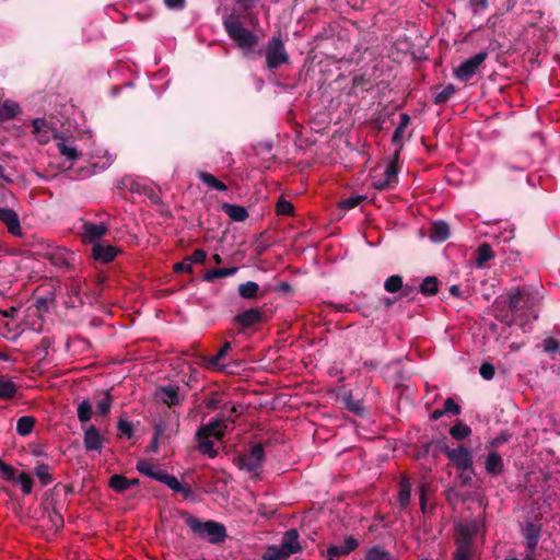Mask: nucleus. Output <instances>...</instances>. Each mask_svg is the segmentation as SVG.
Here are the masks:
<instances>
[{
  "mask_svg": "<svg viewBox=\"0 0 560 560\" xmlns=\"http://www.w3.org/2000/svg\"><path fill=\"white\" fill-rule=\"evenodd\" d=\"M420 292L433 295L438 292V280L434 277H427L420 284Z\"/></svg>",
  "mask_w": 560,
  "mask_h": 560,
  "instance_id": "49530a36",
  "label": "nucleus"
},
{
  "mask_svg": "<svg viewBox=\"0 0 560 560\" xmlns=\"http://www.w3.org/2000/svg\"><path fill=\"white\" fill-rule=\"evenodd\" d=\"M108 485L115 492L121 493L130 487V481L122 475H114L110 477Z\"/></svg>",
  "mask_w": 560,
  "mask_h": 560,
  "instance_id": "4c0bfd02",
  "label": "nucleus"
},
{
  "mask_svg": "<svg viewBox=\"0 0 560 560\" xmlns=\"http://www.w3.org/2000/svg\"><path fill=\"white\" fill-rule=\"evenodd\" d=\"M487 57L488 51L483 50L468 58L454 69V77L460 82L469 81L477 73Z\"/></svg>",
  "mask_w": 560,
  "mask_h": 560,
  "instance_id": "39448f33",
  "label": "nucleus"
},
{
  "mask_svg": "<svg viewBox=\"0 0 560 560\" xmlns=\"http://www.w3.org/2000/svg\"><path fill=\"white\" fill-rule=\"evenodd\" d=\"M200 442L198 448L200 453L209 455L211 458H214L218 455V452L213 447V441L207 436H198Z\"/></svg>",
  "mask_w": 560,
  "mask_h": 560,
  "instance_id": "37998d69",
  "label": "nucleus"
},
{
  "mask_svg": "<svg viewBox=\"0 0 560 560\" xmlns=\"http://www.w3.org/2000/svg\"><path fill=\"white\" fill-rule=\"evenodd\" d=\"M524 538L525 548L527 549L528 552L534 553L540 539L539 528L532 523L527 524L524 528Z\"/></svg>",
  "mask_w": 560,
  "mask_h": 560,
  "instance_id": "412c9836",
  "label": "nucleus"
},
{
  "mask_svg": "<svg viewBox=\"0 0 560 560\" xmlns=\"http://www.w3.org/2000/svg\"><path fill=\"white\" fill-rule=\"evenodd\" d=\"M230 349L231 342H224L221 349L218 351V353L213 357H210L207 360V366L212 370H223V366L220 364V361L226 355Z\"/></svg>",
  "mask_w": 560,
  "mask_h": 560,
  "instance_id": "72a5a7b5",
  "label": "nucleus"
},
{
  "mask_svg": "<svg viewBox=\"0 0 560 560\" xmlns=\"http://www.w3.org/2000/svg\"><path fill=\"white\" fill-rule=\"evenodd\" d=\"M279 548L288 558L294 553L300 552L302 550V547L299 541L298 530L290 529L285 532Z\"/></svg>",
  "mask_w": 560,
  "mask_h": 560,
  "instance_id": "2eb2a0df",
  "label": "nucleus"
},
{
  "mask_svg": "<svg viewBox=\"0 0 560 560\" xmlns=\"http://www.w3.org/2000/svg\"><path fill=\"white\" fill-rule=\"evenodd\" d=\"M107 231V228L100 223H84L82 229V237L85 242H93L101 238Z\"/></svg>",
  "mask_w": 560,
  "mask_h": 560,
  "instance_id": "4be33fe9",
  "label": "nucleus"
},
{
  "mask_svg": "<svg viewBox=\"0 0 560 560\" xmlns=\"http://www.w3.org/2000/svg\"><path fill=\"white\" fill-rule=\"evenodd\" d=\"M185 523L195 535L202 539H207L210 544L222 542L226 537V529L224 525L218 522H202L196 516L186 515Z\"/></svg>",
  "mask_w": 560,
  "mask_h": 560,
  "instance_id": "7ed1b4c3",
  "label": "nucleus"
},
{
  "mask_svg": "<svg viewBox=\"0 0 560 560\" xmlns=\"http://www.w3.org/2000/svg\"><path fill=\"white\" fill-rule=\"evenodd\" d=\"M365 560H392V555L380 546H373L366 550Z\"/></svg>",
  "mask_w": 560,
  "mask_h": 560,
  "instance_id": "e433bc0d",
  "label": "nucleus"
},
{
  "mask_svg": "<svg viewBox=\"0 0 560 560\" xmlns=\"http://www.w3.org/2000/svg\"><path fill=\"white\" fill-rule=\"evenodd\" d=\"M235 323L242 328L252 327L262 320V311L260 308H250L238 314L234 318Z\"/></svg>",
  "mask_w": 560,
  "mask_h": 560,
  "instance_id": "dca6fc26",
  "label": "nucleus"
},
{
  "mask_svg": "<svg viewBox=\"0 0 560 560\" xmlns=\"http://www.w3.org/2000/svg\"><path fill=\"white\" fill-rule=\"evenodd\" d=\"M228 429V423L224 420H213L199 428L197 435L207 436L213 440H221Z\"/></svg>",
  "mask_w": 560,
  "mask_h": 560,
  "instance_id": "4468645a",
  "label": "nucleus"
},
{
  "mask_svg": "<svg viewBox=\"0 0 560 560\" xmlns=\"http://www.w3.org/2000/svg\"><path fill=\"white\" fill-rule=\"evenodd\" d=\"M187 261L192 264H203L207 258V253L202 248H197L192 252L191 255L186 256Z\"/></svg>",
  "mask_w": 560,
  "mask_h": 560,
  "instance_id": "864d4df0",
  "label": "nucleus"
},
{
  "mask_svg": "<svg viewBox=\"0 0 560 560\" xmlns=\"http://www.w3.org/2000/svg\"><path fill=\"white\" fill-rule=\"evenodd\" d=\"M445 455L462 474L472 469L471 453L464 446L457 448L447 447L445 448Z\"/></svg>",
  "mask_w": 560,
  "mask_h": 560,
  "instance_id": "6e6552de",
  "label": "nucleus"
},
{
  "mask_svg": "<svg viewBox=\"0 0 560 560\" xmlns=\"http://www.w3.org/2000/svg\"><path fill=\"white\" fill-rule=\"evenodd\" d=\"M420 504H421L422 511H424V509H425V489H424V486H422L421 489H420Z\"/></svg>",
  "mask_w": 560,
  "mask_h": 560,
  "instance_id": "69168bd1",
  "label": "nucleus"
},
{
  "mask_svg": "<svg viewBox=\"0 0 560 560\" xmlns=\"http://www.w3.org/2000/svg\"><path fill=\"white\" fill-rule=\"evenodd\" d=\"M14 481L20 486L24 494H30L32 492L34 481L27 472H19Z\"/></svg>",
  "mask_w": 560,
  "mask_h": 560,
  "instance_id": "58836bf2",
  "label": "nucleus"
},
{
  "mask_svg": "<svg viewBox=\"0 0 560 560\" xmlns=\"http://www.w3.org/2000/svg\"><path fill=\"white\" fill-rule=\"evenodd\" d=\"M411 498V483L407 477H401L399 482V504L401 508H406L410 503Z\"/></svg>",
  "mask_w": 560,
  "mask_h": 560,
  "instance_id": "7c9ffc66",
  "label": "nucleus"
},
{
  "mask_svg": "<svg viewBox=\"0 0 560 560\" xmlns=\"http://www.w3.org/2000/svg\"><path fill=\"white\" fill-rule=\"evenodd\" d=\"M349 409L351 411H353L354 413L357 415H360L362 411H363V408L362 406L360 405V402H357L354 405H349Z\"/></svg>",
  "mask_w": 560,
  "mask_h": 560,
  "instance_id": "338daca9",
  "label": "nucleus"
},
{
  "mask_svg": "<svg viewBox=\"0 0 560 560\" xmlns=\"http://www.w3.org/2000/svg\"><path fill=\"white\" fill-rule=\"evenodd\" d=\"M479 373L482 376V378L490 381L493 378L495 370L491 363L483 362L479 368Z\"/></svg>",
  "mask_w": 560,
  "mask_h": 560,
  "instance_id": "6e6d98bb",
  "label": "nucleus"
},
{
  "mask_svg": "<svg viewBox=\"0 0 560 560\" xmlns=\"http://www.w3.org/2000/svg\"><path fill=\"white\" fill-rule=\"evenodd\" d=\"M115 156L107 150L97 149L95 150L88 160V165L79 170L78 175L82 178H86L96 175L106 168H108Z\"/></svg>",
  "mask_w": 560,
  "mask_h": 560,
  "instance_id": "20e7f679",
  "label": "nucleus"
},
{
  "mask_svg": "<svg viewBox=\"0 0 560 560\" xmlns=\"http://www.w3.org/2000/svg\"><path fill=\"white\" fill-rule=\"evenodd\" d=\"M33 132L36 135L37 140L42 144H46L50 141L51 137L56 135L49 127L48 122L44 118H36L33 121Z\"/></svg>",
  "mask_w": 560,
  "mask_h": 560,
  "instance_id": "f3484780",
  "label": "nucleus"
},
{
  "mask_svg": "<svg viewBox=\"0 0 560 560\" xmlns=\"http://www.w3.org/2000/svg\"><path fill=\"white\" fill-rule=\"evenodd\" d=\"M409 122H410V117L408 114L402 113L399 115V124L396 127L394 135H393L394 142H398L402 138L405 130L408 127Z\"/></svg>",
  "mask_w": 560,
  "mask_h": 560,
  "instance_id": "79ce46f5",
  "label": "nucleus"
},
{
  "mask_svg": "<svg viewBox=\"0 0 560 560\" xmlns=\"http://www.w3.org/2000/svg\"><path fill=\"white\" fill-rule=\"evenodd\" d=\"M158 398L167 406H176L180 402L178 387L166 386L158 389Z\"/></svg>",
  "mask_w": 560,
  "mask_h": 560,
  "instance_id": "b1692460",
  "label": "nucleus"
},
{
  "mask_svg": "<svg viewBox=\"0 0 560 560\" xmlns=\"http://www.w3.org/2000/svg\"><path fill=\"white\" fill-rule=\"evenodd\" d=\"M398 153L389 161L386 165L384 173L382 176L374 174L372 176V186L375 189L384 190L389 188L396 180L398 176Z\"/></svg>",
  "mask_w": 560,
  "mask_h": 560,
  "instance_id": "0eeeda50",
  "label": "nucleus"
},
{
  "mask_svg": "<svg viewBox=\"0 0 560 560\" xmlns=\"http://www.w3.org/2000/svg\"><path fill=\"white\" fill-rule=\"evenodd\" d=\"M223 210L233 221L242 222L248 217L247 210L242 206L225 203Z\"/></svg>",
  "mask_w": 560,
  "mask_h": 560,
  "instance_id": "c756f323",
  "label": "nucleus"
},
{
  "mask_svg": "<svg viewBox=\"0 0 560 560\" xmlns=\"http://www.w3.org/2000/svg\"><path fill=\"white\" fill-rule=\"evenodd\" d=\"M443 411L444 413L450 412L453 415H458L460 412V407L452 398H447L444 401Z\"/></svg>",
  "mask_w": 560,
  "mask_h": 560,
  "instance_id": "13d9d810",
  "label": "nucleus"
},
{
  "mask_svg": "<svg viewBox=\"0 0 560 560\" xmlns=\"http://www.w3.org/2000/svg\"><path fill=\"white\" fill-rule=\"evenodd\" d=\"M223 26L232 39L245 56L252 54L259 40L256 33L244 26L241 15L231 13L223 20Z\"/></svg>",
  "mask_w": 560,
  "mask_h": 560,
  "instance_id": "f257e3e1",
  "label": "nucleus"
},
{
  "mask_svg": "<svg viewBox=\"0 0 560 560\" xmlns=\"http://www.w3.org/2000/svg\"><path fill=\"white\" fill-rule=\"evenodd\" d=\"M493 258L494 254L489 244L482 243L478 246L476 250V266L478 268H483L486 264Z\"/></svg>",
  "mask_w": 560,
  "mask_h": 560,
  "instance_id": "a878e982",
  "label": "nucleus"
},
{
  "mask_svg": "<svg viewBox=\"0 0 560 560\" xmlns=\"http://www.w3.org/2000/svg\"><path fill=\"white\" fill-rule=\"evenodd\" d=\"M444 415L445 413H444L443 409H435L431 413L430 418H431V420L436 421V420L441 419Z\"/></svg>",
  "mask_w": 560,
  "mask_h": 560,
  "instance_id": "0e129e2a",
  "label": "nucleus"
},
{
  "mask_svg": "<svg viewBox=\"0 0 560 560\" xmlns=\"http://www.w3.org/2000/svg\"><path fill=\"white\" fill-rule=\"evenodd\" d=\"M450 236L448 224L444 221H436L432 223L430 229V240L434 243H442Z\"/></svg>",
  "mask_w": 560,
  "mask_h": 560,
  "instance_id": "5701e85b",
  "label": "nucleus"
},
{
  "mask_svg": "<svg viewBox=\"0 0 560 560\" xmlns=\"http://www.w3.org/2000/svg\"><path fill=\"white\" fill-rule=\"evenodd\" d=\"M126 180L129 182V189L131 191H136V192H140V185L138 182L131 179V178H127Z\"/></svg>",
  "mask_w": 560,
  "mask_h": 560,
  "instance_id": "e2e57ef3",
  "label": "nucleus"
},
{
  "mask_svg": "<svg viewBox=\"0 0 560 560\" xmlns=\"http://www.w3.org/2000/svg\"><path fill=\"white\" fill-rule=\"evenodd\" d=\"M478 526L476 523L467 522L459 524L455 537V551L453 560H472L475 553L474 539L477 535Z\"/></svg>",
  "mask_w": 560,
  "mask_h": 560,
  "instance_id": "f03ea898",
  "label": "nucleus"
},
{
  "mask_svg": "<svg viewBox=\"0 0 560 560\" xmlns=\"http://www.w3.org/2000/svg\"><path fill=\"white\" fill-rule=\"evenodd\" d=\"M360 546V541L348 536L343 539L340 545H329L326 549L325 557L327 560H337L340 557H345L357 550Z\"/></svg>",
  "mask_w": 560,
  "mask_h": 560,
  "instance_id": "9b49d317",
  "label": "nucleus"
},
{
  "mask_svg": "<svg viewBox=\"0 0 560 560\" xmlns=\"http://www.w3.org/2000/svg\"><path fill=\"white\" fill-rule=\"evenodd\" d=\"M20 112L18 104L13 102H4L0 107V118L10 119L15 117Z\"/></svg>",
  "mask_w": 560,
  "mask_h": 560,
  "instance_id": "c03bdc74",
  "label": "nucleus"
},
{
  "mask_svg": "<svg viewBox=\"0 0 560 560\" xmlns=\"http://www.w3.org/2000/svg\"><path fill=\"white\" fill-rule=\"evenodd\" d=\"M450 433L455 440L462 441L471 434V429L467 424L459 422L451 428Z\"/></svg>",
  "mask_w": 560,
  "mask_h": 560,
  "instance_id": "ea45409f",
  "label": "nucleus"
},
{
  "mask_svg": "<svg viewBox=\"0 0 560 560\" xmlns=\"http://www.w3.org/2000/svg\"><path fill=\"white\" fill-rule=\"evenodd\" d=\"M113 396L109 390H105L103 397L96 404V415L101 417H106L109 415L112 406H113Z\"/></svg>",
  "mask_w": 560,
  "mask_h": 560,
  "instance_id": "c9c22d12",
  "label": "nucleus"
},
{
  "mask_svg": "<svg viewBox=\"0 0 560 560\" xmlns=\"http://www.w3.org/2000/svg\"><path fill=\"white\" fill-rule=\"evenodd\" d=\"M513 236H514V230L513 229H508V230L504 231L503 241L508 242L511 238H513Z\"/></svg>",
  "mask_w": 560,
  "mask_h": 560,
  "instance_id": "774afa93",
  "label": "nucleus"
},
{
  "mask_svg": "<svg viewBox=\"0 0 560 560\" xmlns=\"http://www.w3.org/2000/svg\"><path fill=\"white\" fill-rule=\"evenodd\" d=\"M18 392L16 384L11 380L4 376H0V398L1 399H12Z\"/></svg>",
  "mask_w": 560,
  "mask_h": 560,
  "instance_id": "c85d7f7f",
  "label": "nucleus"
},
{
  "mask_svg": "<svg viewBox=\"0 0 560 560\" xmlns=\"http://www.w3.org/2000/svg\"><path fill=\"white\" fill-rule=\"evenodd\" d=\"M288 557L277 546H269L262 555V560H287Z\"/></svg>",
  "mask_w": 560,
  "mask_h": 560,
  "instance_id": "09e8293b",
  "label": "nucleus"
},
{
  "mask_svg": "<svg viewBox=\"0 0 560 560\" xmlns=\"http://www.w3.org/2000/svg\"><path fill=\"white\" fill-rule=\"evenodd\" d=\"M198 178L210 189L218 191L228 190V186L208 172H198Z\"/></svg>",
  "mask_w": 560,
  "mask_h": 560,
  "instance_id": "bb28decb",
  "label": "nucleus"
},
{
  "mask_svg": "<svg viewBox=\"0 0 560 560\" xmlns=\"http://www.w3.org/2000/svg\"><path fill=\"white\" fill-rule=\"evenodd\" d=\"M83 430V444L88 452L101 453L103 450L105 438L101 430L94 424L82 425Z\"/></svg>",
  "mask_w": 560,
  "mask_h": 560,
  "instance_id": "1a4fd4ad",
  "label": "nucleus"
},
{
  "mask_svg": "<svg viewBox=\"0 0 560 560\" xmlns=\"http://www.w3.org/2000/svg\"><path fill=\"white\" fill-rule=\"evenodd\" d=\"M238 294L243 299L252 300L258 296L259 285L255 281H247L238 285Z\"/></svg>",
  "mask_w": 560,
  "mask_h": 560,
  "instance_id": "f704fd0d",
  "label": "nucleus"
},
{
  "mask_svg": "<svg viewBox=\"0 0 560 560\" xmlns=\"http://www.w3.org/2000/svg\"><path fill=\"white\" fill-rule=\"evenodd\" d=\"M52 467L45 463H37L34 468V474L39 480L42 487H47L54 481V477L51 475Z\"/></svg>",
  "mask_w": 560,
  "mask_h": 560,
  "instance_id": "393cba45",
  "label": "nucleus"
},
{
  "mask_svg": "<svg viewBox=\"0 0 560 560\" xmlns=\"http://www.w3.org/2000/svg\"><path fill=\"white\" fill-rule=\"evenodd\" d=\"M237 270H238L237 267L214 268V269L208 270L202 276V279L206 282H212V281H214L215 279H219V278H224V277L233 276V275H235L237 272Z\"/></svg>",
  "mask_w": 560,
  "mask_h": 560,
  "instance_id": "cd10ccee",
  "label": "nucleus"
},
{
  "mask_svg": "<svg viewBox=\"0 0 560 560\" xmlns=\"http://www.w3.org/2000/svg\"><path fill=\"white\" fill-rule=\"evenodd\" d=\"M77 416L79 421L83 423H88L93 416V406L90 399H83L77 407Z\"/></svg>",
  "mask_w": 560,
  "mask_h": 560,
  "instance_id": "2f4dec72",
  "label": "nucleus"
},
{
  "mask_svg": "<svg viewBox=\"0 0 560 560\" xmlns=\"http://www.w3.org/2000/svg\"><path fill=\"white\" fill-rule=\"evenodd\" d=\"M265 458V451L261 444L254 445L248 453L238 458V466L241 469L247 471L257 470Z\"/></svg>",
  "mask_w": 560,
  "mask_h": 560,
  "instance_id": "9d476101",
  "label": "nucleus"
},
{
  "mask_svg": "<svg viewBox=\"0 0 560 560\" xmlns=\"http://www.w3.org/2000/svg\"><path fill=\"white\" fill-rule=\"evenodd\" d=\"M457 92V89L453 84H448L444 86L439 93L434 96V103L435 104H444L448 100H451L454 94Z\"/></svg>",
  "mask_w": 560,
  "mask_h": 560,
  "instance_id": "a19ab883",
  "label": "nucleus"
},
{
  "mask_svg": "<svg viewBox=\"0 0 560 560\" xmlns=\"http://www.w3.org/2000/svg\"><path fill=\"white\" fill-rule=\"evenodd\" d=\"M59 153L70 162H75L80 156L81 152L77 149L73 141L67 139L62 133H56L54 136Z\"/></svg>",
  "mask_w": 560,
  "mask_h": 560,
  "instance_id": "f8f14e48",
  "label": "nucleus"
},
{
  "mask_svg": "<svg viewBox=\"0 0 560 560\" xmlns=\"http://www.w3.org/2000/svg\"><path fill=\"white\" fill-rule=\"evenodd\" d=\"M35 425V418L31 416H23L16 421V433L21 436H27L32 433Z\"/></svg>",
  "mask_w": 560,
  "mask_h": 560,
  "instance_id": "473e14b6",
  "label": "nucleus"
},
{
  "mask_svg": "<svg viewBox=\"0 0 560 560\" xmlns=\"http://www.w3.org/2000/svg\"><path fill=\"white\" fill-rule=\"evenodd\" d=\"M0 221L13 236H22V226L18 213L10 208H0Z\"/></svg>",
  "mask_w": 560,
  "mask_h": 560,
  "instance_id": "ddd939ff",
  "label": "nucleus"
},
{
  "mask_svg": "<svg viewBox=\"0 0 560 560\" xmlns=\"http://www.w3.org/2000/svg\"><path fill=\"white\" fill-rule=\"evenodd\" d=\"M174 270L176 272L190 273V272H192V266L189 261H187V258L185 257L182 261L175 264Z\"/></svg>",
  "mask_w": 560,
  "mask_h": 560,
  "instance_id": "bf43d9fd",
  "label": "nucleus"
},
{
  "mask_svg": "<svg viewBox=\"0 0 560 560\" xmlns=\"http://www.w3.org/2000/svg\"><path fill=\"white\" fill-rule=\"evenodd\" d=\"M559 341L555 338H547L544 341V349L547 352H556L559 349Z\"/></svg>",
  "mask_w": 560,
  "mask_h": 560,
  "instance_id": "052dcab7",
  "label": "nucleus"
},
{
  "mask_svg": "<svg viewBox=\"0 0 560 560\" xmlns=\"http://www.w3.org/2000/svg\"><path fill=\"white\" fill-rule=\"evenodd\" d=\"M469 4L474 14H480L488 8V0H470Z\"/></svg>",
  "mask_w": 560,
  "mask_h": 560,
  "instance_id": "4d7b16f0",
  "label": "nucleus"
},
{
  "mask_svg": "<svg viewBox=\"0 0 560 560\" xmlns=\"http://www.w3.org/2000/svg\"><path fill=\"white\" fill-rule=\"evenodd\" d=\"M363 199V196H351L347 199H343L339 206L342 210H350L359 206Z\"/></svg>",
  "mask_w": 560,
  "mask_h": 560,
  "instance_id": "3c124183",
  "label": "nucleus"
},
{
  "mask_svg": "<svg viewBox=\"0 0 560 560\" xmlns=\"http://www.w3.org/2000/svg\"><path fill=\"white\" fill-rule=\"evenodd\" d=\"M164 4L170 10H183L186 5V0H164Z\"/></svg>",
  "mask_w": 560,
  "mask_h": 560,
  "instance_id": "680f3d73",
  "label": "nucleus"
},
{
  "mask_svg": "<svg viewBox=\"0 0 560 560\" xmlns=\"http://www.w3.org/2000/svg\"><path fill=\"white\" fill-rule=\"evenodd\" d=\"M0 476L5 481H14L18 476V471L0 458Z\"/></svg>",
  "mask_w": 560,
  "mask_h": 560,
  "instance_id": "de8ad7c7",
  "label": "nucleus"
},
{
  "mask_svg": "<svg viewBox=\"0 0 560 560\" xmlns=\"http://www.w3.org/2000/svg\"><path fill=\"white\" fill-rule=\"evenodd\" d=\"M266 62L269 69H277L289 62V56L280 37H272L267 43Z\"/></svg>",
  "mask_w": 560,
  "mask_h": 560,
  "instance_id": "423d86ee",
  "label": "nucleus"
},
{
  "mask_svg": "<svg viewBox=\"0 0 560 560\" xmlns=\"http://www.w3.org/2000/svg\"><path fill=\"white\" fill-rule=\"evenodd\" d=\"M402 288V278L394 275L385 280L384 289L389 293H396Z\"/></svg>",
  "mask_w": 560,
  "mask_h": 560,
  "instance_id": "a18cd8bd",
  "label": "nucleus"
},
{
  "mask_svg": "<svg viewBox=\"0 0 560 560\" xmlns=\"http://www.w3.org/2000/svg\"><path fill=\"white\" fill-rule=\"evenodd\" d=\"M503 467L502 456L494 451L490 452L485 460V469L487 474L492 477L499 476L503 471Z\"/></svg>",
  "mask_w": 560,
  "mask_h": 560,
  "instance_id": "aec40b11",
  "label": "nucleus"
},
{
  "mask_svg": "<svg viewBox=\"0 0 560 560\" xmlns=\"http://www.w3.org/2000/svg\"><path fill=\"white\" fill-rule=\"evenodd\" d=\"M118 254V249L112 245H94L92 249V256L95 260L107 264L115 259Z\"/></svg>",
  "mask_w": 560,
  "mask_h": 560,
  "instance_id": "a211bd4d",
  "label": "nucleus"
},
{
  "mask_svg": "<svg viewBox=\"0 0 560 560\" xmlns=\"http://www.w3.org/2000/svg\"><path fill=\"white\" fill-rule=\"evenodd\" d=\"M117 429L120 435L131 438L133 434L132 423L127 420L119 419L117 423Z\"/></svg>",
  "mask_w": 560,
  "mask_h": 560,
  "instance_id": "603ef678",
  "label": "nucleus"
},
{
  "mask_svg": "<svg viewBox=\"0 0 560 560\" xmlns=\"http://www.w3.org/2000/svg\"><path fill=\"white\" fill-rule=\"evenodd\" d=\"M294 211V208H293V205L285 200V199H280L277 203V212L278 214H283V215H290L292 214Z\"/></svg>",
  "mask_w": 560,
  "mask_h": 560,
  "instance_id": "5fc2aeb1",
  "label": "nucleus"
},
{
  "mask_svg": "<svg viewBox=\"0 0 560 560\" xmlns=\"http://www.w3.org/2000/svg\"><path fill=\"white\" fill-rule=\"evenodd\" d=\"M160 482L166 485L173 491L180 492L183 490L180 481L175 476L168 475L167 472L162 476Z\"/></svg>",
  "mask_w": 560,
  "mask_h": 560,
  "instance_id": "8fccbe9b",
  "label": "nucleus"
},
{
  "mask_svg": "<svg viewBox=\"0 0 560 560\" xmlns=\"http://www.w3.org/2000/svg\"><path fill=\"white\" fill-rule=\"evenodd\" d=\"M137 470L144 476H148L154 480L160 481L165 471L160 467V465L152 463L148 459H140L137 463Z\"/></svg>",
  "mask_w": 560,
  "mask_h": 560,
  "instance_id": "6ab92c4d",
  "label": "nucleus"
}]
</instances>
